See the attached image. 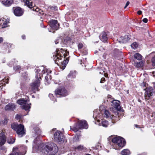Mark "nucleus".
<instances>
[{
	"label": "nucleus",
	"instance_id": "f257e3e1",
	"mask_svg": "<svg viewBox=\"0 0 155 155\" xmlns=\"http://www.w3.org/2000/svg\"><path fill=\"white\" fill-rule=\"evenodd\" d=\"M46 72L47 74L51 73V71L43 66H41L35 69V80L31 84L32 89L34 92L39 90L38 87L40 85V81L42 76V74Z\"/></svg>",
	"mask_w": 155,
	"mask_h": 155
},
{
	"label": "nucleus",
	"instance_id": "f03ea898",
	"mask_svg": "<svg viewBox=\"0 0 155 155\" xmlns=\"http://www.w3.org/2000/svg\"><path fill=\"white\" fill-rule=\"evenodd\" d=\"M67 56L66 51L62 49L57 50L53 54V59L55 63L59 66L61 64L62 70L66 67V61L64 59Z\"/></svg>",
	"mask_w": 155,
	"mask_h": 155
},
{
	"label": "nucleus",
	"instance_id": "7ed1b4c3",
	"mask_svg": "<svg viewBox=\"0 0 155 155\" xmlns=\"http://www.w3.org/2000/svg\"><path fill=\"white\" fill-rule=\"evenodd\" d=\"M112 142L114 143V146L115 147L114 148L116 150H118L124 146L126 144V142L123 138L120 137H117L113 138L112 140Z\"/></svg>",
	"mask_w": 155,
	"mask_h": 155
},
{
	"label": "nucleus",
	"instance_id": "20e7f679",
	"mask_svg": "<svg viewBox=\"0 0 155 155\" xmlns=\"http://www.w3.org/2000/svg\"><path fill=\"white\" fill-rule=\"evenodd\" d=\"M11 126L12 129L16 131L19 137H22L25 134V130H24V126L23 125L13 123L12 124Z\"/></svg>",
	"mask_w": 155,
	"mask_h": 155
},
{
	"label": "nucleus",
	"instance_id": "39448f33",
	"mask_svg": "<svg viewBox=\"0 0 155 155\" xmlns=\"http://www.w3.org/2000/svg\"><path fill=\"white\" fill-rule=\"evenodd\" d=\"M53 147L52 149L50 147L44 144L43 143L40 144L37 149V150H41L42 152H44L45 151L47 152H48L52 150L54 153H57L58 151V148L56 145L53 144Z\"/></svg>",
	"mask_w": 155,
	"mask_h": 155
},
{
	"label": "nucleus",
	"instance_id": "423d86ee",
	"mask_svg": "<svg viewBox=\"0 0 155 155\" xmlns=\"http://www.w3.org/2000/svg\"><path fill=\"white\" fill-rule=\"evenodd\" d=\"M78 125H76L72 128V130L75 132H77L79 129H87L88 127V125L87 121L85 120H80L78 121Z\"/></svg>",
	"mask_w": 155,
	"mask_h": 155
},
{
	"label": "nucleus",
	"instance_id": "0eeeda50",
	"mask_svg": "<svg viewBox=\"0 0 155 155\" xmlns=\"http://www.w3.org/2000/svg\"><path fill=\"white\" fill-rule=\"evenodd\" d=\"M17 103L18 104L21 105V107L22 109H24L25 110H28L31 107L30 105L28 103V101L24 99H21L17 101Z\"/></svg>",
	"mask_w": 155,
	"mask_h": 155
},
{
	"label": "nucleus",
	"instance_id": "6e6552de",
	"mask_svg": "<svg viewBox=\"0 0 155 155\" xmlns=\"http://www.w3.org/2000/svg\"><path fill=\"white\" fill-rule=\"evenodd\" d=\"M145 90L146 91L144 94V98L146 101H147L152 98L154 93L153 88L151 87L147 88Z\"/></svg>",
	"mask_w": 155,
	"mask_h": 155
},
{
	"label": "nucleus",
	"instance_id": "1a4fd4ad",
	"mask_svg": "<svg viewBox=\"0 0 155 155\" xmlns=\"http://www.w3.org/2000/svg\"><path fill=\"white\" fill-rule=\"evenodd\" d=\"M54 137V140L57 142H62L64 141L65 137L61 131H57L55 132Z\"/></svg>",
	"mask_w": 155,
	"mask_h": 155
},
{
	"label": "nucleus",
	"instance_id": "9d476101",
	"mask_svg": "<svg viewBox=\"0 0 155 155\" xmlns=\"http://www.w3.org/2000/svg\"><path fill=\"white\" fill-rule=\"evenodd\" d=\"M55 93L57 97H64L68 95L67 91L63 88L57 89L55 90Z\"/></svg>",
	"mask_w": 155,
	"mask_h": 155
},
{
	"label": "nucleus",
	"instance_id": "9b49d317",
	"mask_svg": "<svg viewBox=\"0 0 155 155\" xmlns=\"http://www.w3.org/2000/svg\"><path fill=\"white\" fill-rule=\"evenodd\" d=\"M49 25L51 28L53 30H57L59 27V25L58 23L57 20H52L49 21Z\"/></svg>",
	"mask_w": 155,
	"mask_h": 155
},
{
	"label": "nucleus",
	"instance_id": "f8f14e48",
	"mask_svg": "<svg viewBox=\"0 0 155 155\" xmlns=\"http://www.w3.org/2000/svg\"><path fill=\"white\" fill-rule=\"evenodd\" d=\"M13 10L14 13L16 16H20L23 14V12L20 7H14L13 8Z\"/></svg>",
	"mask_w": 155,
	"mask_h": 155
},
{
	"label": "nucleus",
	"instance_id": "ddd939ff",
	"mask_svg": "<svg viewBox=\"0 0 155 155\" xmlns=\"http://www.w3.org/2000/svg\"><path fill=\"white\" fill-rule=\"evenodd\" d=\"M111 105L112 108H115L117 110H119L120 109V101L117 100H114L111 102Z\"/></svg>",
	"mask_w": 155,
	"mask_h": 155
},
{
	"label": "nucleus",
	"instance_id": "4468645a",
	"mask_svg": "<svg viewBox=\"0 0 155 155\" xmlns=\"http://www.w3.org/2000/svg\"><path fill=\"white\" fill-rule=\"evenodd\" d=\"M130 37L127 35H125L121 36L119 39V41L123 43H126L129 41Z\"/></svg>",
	"mask_w": 155,
	"mask_h": 155
},
{
	"label": "nucleus",
	"instance_id": "2eb2a0df",
	"mask_svg": "<svg viewBox=\"0 0 155 155\" xmlns=\"http://www.w3.org/2000/svg\"><path fill=\"white\" fill-rule=\"evenodd\" d=\"M16 108V105L14 104L9 103L6 105L5 109L6 111H13Z\"/></svg>",
	"mask_w": 155,
	"mask_h": 155
},
{
	"label": "nucleus",
	"instance_id": "dca6fc26",
	"mask_svg": "<svg viewBox=\"0 0 155 155\" xmlns=\"http://www.w3.org/2000/svg\"><path fill=\"white\" fill-rule=\"evenodd\" d=\"M6 141V137L2 131L0 133V145H3Z\"/></svg>",
	"mask_w": 155,
	"mask_h": 155
},
{
	"label": "nucleus",
	"instance_id": "f3484780",
	"mask_svg": "<svg viewBox=\"0 0 155 155\" xmlns=\"http://www.w3.org/2000/svg\"><path fill=\"white\" fill-rule=\"evenodd\" d=\"M107 34L105 32H102L99 36L100 40L103 42H105L107 40Z\"/></svg>",
	"mask_w": 155,
	"mask_h": 155
},
{
	"label": "nucleus",
	"instance_id": "a211bd4d",
	"mask_svg": "<svg viewBox=\"0 0 155 155\" xmlns=\"http://www.w3.org/2000/svg\"><path fill=\"white\" fill-rule=\"evenodd\" d=\"M24 154H22L19 152L18 148L15 147L13 148L12 153L9 155H24Z\"/></svg>",
	"mask_w": 155,
	"mask_h": 155
},
{
	"label": "nucleus",
	"instance_id": "6ab92c4d",
	"mask_svg": "<svg viewBox=\"0 0 155 155\" xmlns=\"http://www.w3.org/2000/svg\"><path fill=\"white\" fill-rule=\"evenodd\" d=\"M104 116L106 118H109L112 119L113 118V115L111 114L109 111L107 110H105L104 112Z\"/></svg>",
	"mask_w": 155,
	"mask_h": 155
},
{
	"label": "nucleus",
	"instance_id": "aec40b11",
	"mask_svg": "<svg viewBox=\"0 0 155 155\" xmlns=\"http://www.w3.org/2000/svg\"><path fill=\"white\" fill-rule=\"evenodd\" d=\"M13 2V0H3L2 3L4 5L9 6L12 4Z\"/></svg>",
	"mask_w": 155,
	"mask_h": 155
},
{
	"label": "nucleus",
	"instance_id": "412c9836",
	"mask_svg": "<svg viewBox=\"0 0 155 155\" xmlns=\"http://www.w3.org/2000/svg\"><path fill=\"white\" fill-rule=\"evenodd\" d=\"M0 24L2 25V28H4L7 26V24L8 22L6 19H4L2 21L1 20L0 22Z\"/></svg>",
	"mask_w": 155,
	"mask_h": 155
},
{
	"label": "nucleus",
	"instance_id": "4be33fe9",
	"mask_svg": "<svg viewBox=\"0 0 155 155\" xmlns=\"http://www.w3.org/2000/svg\"><path fill=\"white\" fill-rule=\"evenodd\" d=\"M45 84L46 85L49 84L51 79V75L49 74H47V76H45Z\"/></svg>",
	"mask_w": 155,
	"mask_h": 155
},
{
	"label": "nucleus",
	"instance_id": "5701e85b",
	"mask_svg": "<svg viewBox=\"0 0 155 155\" xmlns=\"http://www.w3.org/2000/svg\"><path fill=\"white\" fill-rule=\"evenodd\" d=\"M21 1H23L29 8H31L32 7V5L31 2H30V0H21Z\"/></svg>",
	"mask_w": 155,
	"mask_h": 155
},
{
	"label": "nucleus",
	"instance_id": "b1692460",
	"mask_svg": "<svg viewBox=\"0 0 155 155\" xmlns=\"http://www.w3.org/2000/svg\"><path fill=\"white\" fill-rule=\"evenodd\" d=\"M134 56L135 58L138 60H140L142 59V55L138 53L135 54Z\"/></svg>",
	"mask_w": 155,
	"mask_h": 155
},
{
	"label": "nucleus",
	"instance_id": "393cba45",
	"mask_svg": "<svg viewBox=\"0 0 155 155\" xmlns=\"http://www.w3.org/2000/svg\"><path fill=\"white\" fill-rule=\"evenodd\" d=\"M130 151L128 149H124L122 150L121 153L122 155H128L130 154Z\"/></svg>",
	"mask_w": 155,
	"mask_h": 155
},
{
	"label": "nucleus",
	"instance_id": "a878e982",
	"mask_svg": "<svg viewBox=\"0 0 155 155\" xmlns=\"http://www.w3.org/2000/svg\"><path fill=\"white\" fill-rule=\"evenodd\" d=\"M100 125L105 127H107L108 125V123L106 120H104L102 121L101 123L100 124Z\"/></svg>",
	"mask_w": 155,
	"mask_h": 155
},
{
	"label": "nucleus",
	"instance_id": "bb28decb",
	"mask_svg": "<svg viewBox=\"0 0 155 155\" xmlns=\"http://www.w3.org/2000/svg\"><path fill=\"white\" fill-rule=\"evenodd\" d=\"M134 65L137 68L142 67L143 65V63L142 61L139 62H135Z\"/></svg>",
	"mask_w": 155,
	"mask_h": 155
},
{
	"label": "nucleus",
	"instance_id": "cd10ccee",
	"mask_svg": "<svg viewBox=\"0 0 155 155\" xmlns=\"http://www.w3.org/2000/svg\"><path fill=\"white\" fill-rule=\"evenodd\" d=\"M131 47L134 49H136L138 47V44L136 42H134L131 45Z\"/></svg>",
	"mask_w": 155,
	"mask_h": 155
},
{
	"label": "nucleus",
	"instance_id": "c85d7f7f",
	"mask_svg": "<svg viewBox=\"0 0 155 155\" xmlns=\"http://www.w3.org/2000/svg\"><path fill=\"white\" fill-rule=\"evenodd\" d=\"M7 142L9 144H13L15 142V139L10 138L8 140Z\"/></svg>",
	"mask_w": 155,
	"mask_h": 155
},
{
	"label": "nucleus",
	"instance_id": "c756f323",
	"mask_svg": "<svg viewBox=\"0 0 155 155\" xmlns=\"http://www.w3.org/2000/svg\"><path fill=\"white\" fill-rule=\"evenodd\" d=\"M151 61L152 66H155V55L151 59Z\"/></svg>",
	"mask_w": 155,
	"mask_h": 155
},
{
	"label": "nucleus",
	"instance_id": "7c9ffc66",
	"mask_svg": "<svg viewBox=\"0 0 155 155\" xmlns=\"http://www.w3.org/2000/svg\"><path fill=\"white\" fill-rule=\"evenodd\" d=\"M49 97L53 101H56V99L54 98L52 94H50L49 95Z\"/></svg>",
	"mask_w": 155,
	"mask_h": 155
},
{
	"label": "nucleus",
	"instance_id": "2f4dec72",
	"mask_svg": "<svg viewBox=\"0 0 155 155\" xmlns=\"http://www.w3.org/2000/svg\"><path fill=\"white\" fill-rule=\"evenodd\" d=\"M83 47V45L82 43H79L78 45V48L79 50L81 49Z\"/></svg>",
	"mask_w": 155,
	"mask_h": 155
},
{
	"label": "nucleus",
	"instance_id": "473e14b6",
	"mask_svg": "<svg viewBox=\"0 0 155 155\" xmlns=\"http://www.w3.org/2000/svg\"><path fill=\"white\" fill-rule=\"evenodd\" d=\"M20 68V67L18 65V66H16L14 67V70H17L18 69H19Z\"/></svg>",
	"mask_w": 155,
	"mask_h": 155
},
{
	"label": "nucleus",
	"instance_id": "72a5a7b5",
	"mask_svg": "<svg viewBox=\"0 0 155 155\" xmlns=\"http://www.w3.org/2000/svg\"><path fill=\"white\" fill-rule=\"evenodd\" d=\"M21 117V116L18 114L16 115L15 117V118H16L17 119H20Z\"/></svg>",
	"mask_w": 155,
	"mask_h": 155
},
{
	"label": "nucleus",
	"instance_id": "f704fd0d",
	"mask_svg": "<svg viewBox=\"0 0 155 155\" xmlns=\"http://www.w3.org/2000/svg\"><path fill=\"white\" fill-rule=\"evenodd\" d=\"M130 4V2L129 1H128L126 3V4L125 5V6L124 8H126L127 7L128 5Z\"/></svg>",
	"mask_w": 155,
	"mask_h": 155
},
{
	"label": "nucleus",
	"instance_id": "c9c22d12",
	"mask_svg": "<svg viewBox=\"0 0 155 155\" xmlns=\"http://www.w3.org/2000/svg\"><path fill=\"white\" fill-rule=\"evenodd\" d=\"M147 21H148L147 19L146 18H144L143 20V21L145 23H146L147 22Z\"/></svg>",
	"mask_w": 155,
	"mask_h": 155
},
{
	"label": "nucleus",
	"instance_id": "e433bc0d",
	"mask_svg": "<svg viewBox=\"0 0 155 155\" xmlns=\"http://www.w3.org/2000/svg\"><path fill=\"white\" fill-rule=\"evenodd\" d=\"M33 10H34V11L35 10V11L36 12H38V11H39V9L38 8H36L35 9L34 8H33Z\"/></svg>",
	"mask_w": 155,
	"mask_h": 155
},
{
	"label": "nucleus",
	"instance_id": "4c0bfd02",
	"mask_svg": "<svg viewBox=\"0 0 155 155\" xmlns=\"http://www.w3.org/2000/svg\"><path fill=\"white\" fill-rule=\"evenodd\" d=\"M83 147L81 146H79L77 147V149L79 150H81L83 149Z\"/></svg>",
	"mask_w": 155,
	"mask_h": 155
},
{
	"label": "nucleus",
	"instance_id": "58836bf2",
	"mask_svg": "<svg viewBox=\"0 0 155 155\" xmlns=\"http://www.w3.org/2000/svg\"><path fill=\"white\" fill-rule=\"evenodd\" d=\"M105 78H102L101 79V81H100V83H102L105 80Z\"/></svg>",
	"mask_w": 155,
	"mask_h": 155
},
{
	"label": "nucleus",
	"instance_id": "ea45409f",
	"mask_svg": "<svg viewBox=\"0 0 155 155\" xmlns=\"http://www.w3.org/2000/svg\"><path fill=\"white\" fill-rule=\"evenodd\" d=\"M3 38L2 37H0V44L3 42Z\"/></svg>",
	"mask_w": 155,
	"mask_h": 155
},
{
	"label": "nucleus",
	"instance_id": "a19ab883",
	"mask_svg": "<svg viewBox=\"0 0 155 155\" xmlns=\"http://www.w3.org/2000/svg\"><path fill=\"white\" fill-rule=\"evenodd\" d=\"M137 14L139 15H141V14H142V12L141 11H138L137 12Z\"/></svg>",
	"mask_w": 155,
	"mask_h": 155
},
{
	"label": "nucleus",
	"instance_id": "79ce46f5",
	"mask_svg": "<svg viewBox=\"0 0 155 155\" xmlns=\"http://www.w3.org/2000/svg\"><path fill=\"white\" fill-rule=\"evenodd\" d=\"M104 71H103V70H101V71H99V73L100 74H103V73L104 72Z\"/></svg>",
	"mask_w": 155,
	"mask_h": 155
},
{
	"label": "nucleus",
	"instance_id": "37998d69",
	"mask_svg": "<svg viewBox=\"0 0 155 155\" xmlns=\"http://www.w3.org/2000/svg\"><path fill=\"white\" fill-rule=\"evenodd\" d=\"M58 40L59 41H58V42H57L56 41H55V43L56 44H57V43H58L59 42H60L61 41V40L60 39H58Z\"/></svg>",
	"mask_w": 155,
	"mask_h": 155
},
{
	"label": "nucleus",
	"instance_id": "c03bdc74",
	"mask_svg": "<svg viewBox=\"0 0 155 155\" xmlns=\"http://www.w3.org/2000/svg\"><path fill=\"white\" fill-rule=\"evenodd\" d=\"M21 37H22V38L23 39H24L25 38V36L24 35H22Z\"/></svg>",
	"mask_w": 155,
	"mask_h": 155
},
{
	"label": "nucleus",
	"instance_id": "a18cd8bd",
	"mask_svg": "<svg viewBox=\"0 0 155 155\" xmlns=\"http://www.w3.org/2000/svg\"><path fill=\"white\" fill-rule=\"evenodd\" d=\"M49 32H52L53 33H54V31H51V30H50H50H49Z\"/></svg>",
	"mask_w": 155,
	"mask_h": 155
},
{
	"label": "nucleus",
	"instance_id": "49530a36",
	"mask_svg": "<svg viewBox=\"0 0 155 155\" xmlns=\"http://www.w3.org/2000/svg\"><path fill=\"white\" fill-rule=\"evenodd\" d=\"M134 125L136 127H137V128L138 127V125H137V124H135Z\"/></svg>",
	"mask_w": 155,
	"mask_h": 155
},
{
	"label": "nucleus",
	"instance_id": "de8ad7c7",
	"mask_svg": "<svg viewBox=\"0 0 155 155\" xmlns=\"http://www.w3.org/2000/svg\"><path fill=\"white\" fill-rule=\"evenodd\" d=\"M154 53V52H152L151 53L150 55H151V54H152L153 53Z\"/></svg>",
	"mask_w": 155,
	"mask_h": 155
},
{
	"label": "nucleus",
	"instance_id": "09e8293b",
	"mask_svg": "<svg viewBox=\"0 0 155 155\" xmlns=\"http://www.w3.org/2000/svg\"><path fill=\"white\" fill-rule=\"evenodd\" d=\"M35 148H35L34 147H33V149L34 150Z\"/></svg>",
	"mask_w": 155,
	"mask_h": 155
},
{
	"label": "nucleus",
	"instance_id": "8fccbe9b",
	"mask_svg": "<svg viewBox=\"0 0 155 155\" xmlns=\"http://www.w3.org/2000/svg\"><path fill=\"white\" fill-rule=\"evenodd\" d=\"M68 24H67V25H67V26H68Z\"/></svg>",
	"mask_w": 155,
	"mask_h": 155
},
{
	"label": "nucleus",
	"instance_id": "3c124183",
	"mask_svg": "<svg viewBox=\"0 0 155 155\" xmlns=\"http://www.w3.org/2000/svg\"><path fill=\"white\" fill-rule=\"evenodd\" d=\"M26 142H27V140H26Z\"/></svg>",
	"mask_w": 155,
	"mask_h": 155
}]
</instances>
